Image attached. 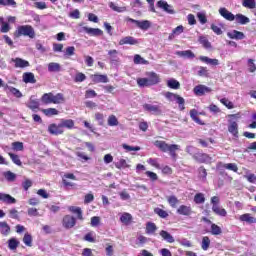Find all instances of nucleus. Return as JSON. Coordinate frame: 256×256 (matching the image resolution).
<instances>
[{
  "label": "nucleus",
  "mask_w": 256,
  "mask_h": 256,
  "mask_svg": "<svg viewBox=\"0 0 256 256\" xmlns=\"http://www.w3.org/2000/svg\"><path fill=\"white\" fill-rule=\"evenodd\" d=\"M155 147H157L158 149H160V151H162V153H169L170 157H172V159H177V151H179V149H181V146L177 145V144H168L165 141H161V140H156L154 142Z\"/></svg>",
  "instance_id": "1"
},
{
  "label": "nucleus",
  "mask_w": 256,
  "mask_h": 256,
  "mask_svg": "<svg viewBox=\"0 0 256 256\" xmlns=\"http://www.w3.org/2000/svg\"><path fill=\"white\" fill-rule=\"evenodd\" d=\"M146 78H138L137 85L139 87H151L153 85H158L161 83V76L155 72H147Z\"/></svg>",
  "instance_id": "2"
},
{
  "label": "nucleus",
  "mask_w": 256,
  "mask_h": 256,
  "mask_svg": "<svg viewBox=\"0 0 256 256\" xmlns=\"http://www.w3.org/2000/svg\"><path fill=\"white\" fill-rule=\"evenodd\" d=\"M41 102L44 105H51V103L59 105L61 103H65V96L63 95V93H57L56 95L51 92L45 93L41 97Z\"/></svg>",
  "instance_id": "3"
},
{
  "label": "nucleus",
  "mask_w": 256,
  "mask_h": 256,
  "mask_svg": "<svg viewBox=\"0 0 256 256\" xmlns=\"http://www.w3.org/2000/svg\"><path fill=\"white\" fill-rule=\"evenodd\" d=\"M14 35L15 37H29L30 39H35V28L31 25L18 26Z\"/></svg>",
  "instance_id": "4"
},
{
  "label": "nucleus",
  "mask_w": 256,
  "mask_h": 256,
  "mask_svg": "<svg viewBox=\"0 0 256 256\" xmlns=\"http://www.w3.org/2000/svg\"><path fill=\"white\" fill-rule=\"evenodd\" d=\"M165 97L169 99V101H176L180 111H185V98L171 92H167Z\"/></svg>",
  "instance_id": "5"
},
{
  "label": "nucleus",
  "mask_w": 256,
  "mask_h": 256,
  "mask_svg": "<svg viewBox=\"0 0 256 256\" xmlns=\"http://www.w3.org/2000/svg\"><path fill=\"white\" fill-rule=\"evenodd\" d=\"M156 7H158V9H162V11L168 13V15H175V9H173V6L169 5L165 0H159L156 3Z\"/></svg>",
  "instance_id": "6"
},
{
  "label": "nucleus",
  "mask_w": 256,
  "mask_h": 256,
  "mask_svg": "<svg viewBox=\"0 0 256 256\" xmlns=\"http://www.w3.org/2000/svg\"><path fill=\"white\" fill-rule=\"evenodd\" d=\"M126 21H129L130 23H135V25L139 27V29H142V31H147V29L151 27V22L149 20L139 21L133 18H126Z\"/></svg>",
  "instance_id": "7"
},
{
  "label": "nucleus",
  "mask_w": 256,
  "mask_h": 256,
  "mask_svg": "<svg viewBox=\"0 0 256 256\" xmlns=\"http://www.w3.org/2000/svg\"><path fill=\"white\" fill-rule=\"evenodd\" d=\"M211 88L207 87L203 84L197 85L193 89V93L196 94L197 97H203L206 93H211Z\"/></svg>",
  "instance_id": "8"
},
{
  "label": "nucleus",
  "mask_w": 256,
  "mask_h": 256,
  "mask_svg": "<svg viewBox=\"0 0 256 256\" xmlns=\"http://www.w3.org/2000/svg\"><path fill=\"white\" fill-rule=\"evenodd\" d=\"M76 223L77 221L75 220V217L71 215H66L63 218V227H65V229H73Z\"/></svg>",
  "instance_id": "9"
},
{
  "label": "nucleus",
  "mask_w": 256,
  "mask_h": 256,
  "mask_svg": "<svg viewBox=\"0 0 256 256\" xmlns=\"http://www.w3.org/2000/svg\"><path fill=\"white\" fill-rule=\"evenodd\" d=\"M228 132L233 135V137H239V124L236 121L229 120Z\"/></svg>",
  "instance_id": "10"
},
{
  "label": "nucleus",
  "mask_w": 256,
  "mask_h": 256,
  "mask_svg": "<svg viewBox=\"0 0 256 256\" xmlns=\"http://www.w3.org/2000/svg\"><path fill=\"white\" fill-rule=\"evenodd\" d=\"M48 132L51 135H63L64 130L61 126V123H59L58 125L57 124H50L49 127H48Z\"/></svg>",
  "instance_id": "11"
},
{
  "label": "nucleus",
  "mask_w": 256,
  "mask_h": 256,
  "mask_svg": "<svg viewBox=\"0 0 256 256\" xmlns=\"http://www.w3.org/2000/svg\"><path fill=\"white\" fill-rule=\"evenodd\" d=\"M193 159L198 163H211V157L205 153H196L193 155Z\"/></svg>",
  "instance_id": "12"
},
{
  "label": "nucleus",
  "mask_w": 256,
  "mask_h": 256,
  "mask_svg": "<svg viewBox=\"0 0 256 256\" xmlns=\"http://www.w3.org/2000/svg\"><path fill=\"white\" fill-rule=\"evenodd\" d=\"M83 31L92 37H101L103 35V30L99 28H89L87 26L82 27Z\"/></svg>",
  "instance_id": "13"
},
{
  "label": "nucleus",
  "mask_w": 256,
  "mask_h": 256,
  "mask_svg": "<svg viewBox=\"0 0 256 256\" xmlns=\"http://www.w3.org/2000/svg\"><path fill=\"white\" fill-rule=\"evenodd\" d=\"M12 63H15L14 67L16 69H25V67H29V61L23 60L22 58H12L11 59Z\"/></svg>",
  "instance_id": "14"
},
{
  "label": "nucleus",
  "mask_w": 256,
  "mask_h": 256,
  "mask_svg": "<svg viewBox=\"0 0 256 256\" xmlns=\"http://www.w3.org/2000/svg\"><path fill=\"white\" fill-rule=\"evenodd\" d=\"M143 109L148 113H156L157 115L161 113V105L143 104Z\"/></svg>",
  "instance_id": "15"
},
{
  "label": "nucleus",
  "mask_w": 256,
  "mask_h": 256,
  "mask_svg": "<svg viewBox=\"0 0 256 256\" xmlns=\"http://www.w3.org/2000/svg\"><path fill=\"white\" fill-rule=\"evenodd\" d=\"M0 201H2L3 203H6L7 205H15V203H17V199L5 193H0Z\"/></svg>",
  "instance_id": "16"
},
{
  "label": "nucleus",
  "mask_w": 256,
  "mask_h": 256,
  "mask_svg": "<svg viewBox=\"0 0 256 256\" xmlns=\"http://www.w3.org/2000/svg\"><path fill=\"white\" fill-rule=\"evenodd\" d=\"M219 14L221 15V17L226 19V21H235V15L227 10V8H220Z\"/></svg>",
  "instance_id": "17"
},
{
  "label": "nucleus",
  "mask_w": 256,
  "mask_h": 256,
  "mask_svg": "<svg viewBox=\"0 0 256 256\" xmlns=\"http://www.w3.org/2000/svg\"><path fill=\"white\" fill-rule=\"evenodd\" d=\"M119 45H139V40L133 36H126L119 41Z\"/></svg>",
  "instance_id": "18"
},
{
  "label": "nucleus",
  "mask_w": 256,
  "mask_h": 256,
  "mask_svg": "<svg viewBox=\"0 0 256 256\" xmlns=\"http://www.w3.org/2000/svg\"><path fill=\"white\" fill-rule=\"evenodd\" d=\"M67 179H71L72 181H75L77 179V177L74 176L73 173H67L64 174L62 177V183L63 185H65V187H73V182H69Z\"/></svg>",
  "instance_id": "19"
},
{
  "label": "nucleus",
  "mask_w": 256,
  "mask_h": 256,
  "mask_svg": "<svg viewBox=\"0 0 256 256\" xmlns=\"http://www.w3.org/2000/svg\"><path fill=\"white\" fill-rule=\"evenodd\" d=\"M178 215H184L186 217H189L193 213V210L191 209V206L187 205H180L177 209Z\"/></svg>",
  "instance_id": "20"
},
{
  "label": "nucleus",
  "mask_w": 256,
  "mask_h": 256,
  "mask_svg": "<svg viewBox=\"0 0 256 256\" xmlns=\"http://www.w3.org/2000/svg\"><path fill=\"white\" fill-rule=\"evenodd\" d=\"M93 83H109V78L107 75L94 74L91 76Z\"/></svg>",
  "instance_id": "21"
},
{
  "label": "nucleus",
  "mask_w": 256,
  "mask_h": 256,
  "mask_svg": "<svg viewBox=\"0 0 256 256\" xmlns=\"http://www.w3.org/2000/svg\"><path fill=\"white\" fill-rule=\"evenodd\" d=\"M175 55L182 57L183 59H195V53L191 50L176 51Z\"/></svg>",
  "instance_id": "22"
},
{
  "label": "nucleus",
  "mask_w": 256,
  "mask_h": 256,
  "mask_svg": "<svg viewBox=\"0 0 256 256\" xmlns=\"http://www.w3.org/2000/svg\"><path fill=\"white\" fill-rule=\"evenodd\" d=\"M234 17L236 23H239V25H247L248 23H251V19L243 14H236Z\"/></svg>",
  "instance_id": "23"
},
{
  "label": "nucleus",
  "mask_w": 256,
  "mask_h": 256,
  "mask_svg": "<svg viewBox=\"0 0 256 256\" xmlns=\"http://www.w3.org/2000/svg\"><path fill=\"white\" fill-rule=\"evenodd\" d=\"M108 55H109L110 63H112V65H117V63H119V56H118L119 51L109 50Z\"/></svg>",
  "instance_id": "24"
},
{
  "label": "nucleus",
  "mask_w": 256,
  "mask_h": 256,
  "mask_svg": "<svg viewBox=\"0 0 256 256\" xmlns=\"http://www.w3.org/2000/svg\"><path fill=\"white\" fill-rule=\"evenodd\" d=\"M39 100L35 99V96H31L26 106L28 109H31L32 111H35L39 109Z\"/></svg>",
  "instance_id": "25"
},
{
  "label": "nucleus",
  "mask_w": 256,
  "mask_h": 256,
  "mask_svg": "<svg viewBox=\"0 0 256 256\" xmlns=\"http://www.w3.org/2000/svg\"><path fill=\"white\" fill-rule=\"evenodd\" d=\"M4 91H9L17 99H21V97H23V93H21V91H19V89L15 88L13 86H4Z\"/></svg>",
  "instance_id": "26"
},
{
  "label": "nucleus",
  "mask_w": 256,
  "mask_h": 256,
  "mask_svg": "<svg viewBox=\"0 0 256 256\" xmlns=\"http://www.w3.org/2000/svg\"><path fill=\"white\" fill-rule=\"evenodd\" d=\"M227 35L230 39H236V40L245 39V34L243 32L237 31V30L228 32Z\"/></svg>",
  "instance_id": "27"
},
{
  "label": "nucleus",
  "mask_w": 256,
  "mask_h": 256,
  "mask_svg": "<svg viewBox=\"0 0 256 256\" xmlns=\"http://www.w3.org/2000/svg\"><path fill=\"white\" fill-rule=\"evenodd\" d=\"M159 235L167 243H175V238L169 232L162 230L160 231Z\"/></svg>",
  "instance_id": "28"
},
{
  "label": "nucleus",
  "mask_w": 256,
  "mask_h": 256,
  "mask_svg": "<svg viewBox=\"0 0 256 256\" xmlns=\"http://www.w3.org/2000/svg\"><path fill=\"white\" fill-rule=\"evenodd\" d=\"M212 211L215 215H219V217H227V210L219 207V205L212 206Z\"/></svg>",
  "instance_id": "29"
},
{
  "label": "nucleus",
  "mask_w": 256,
  "mask_h": 256,
  "mask_svg": "<svg viewBox=\"0 0 256 256\" xmlns=\"http://www.w3.org/2000/svg\"><path fill=\"white\" fill-rule=\"evenodd\" d=\"M23 81L24 83H37V80L35 79V74L31 72H26L23 74Z\"/></svg>",
  "instance_id": "30"
},
{
  "label": "nucleus",
  "mask_w": 256,
  "mask_h": 256,
  "mask_svg": "<svg viewBox=\"0 0 256 256\" xmlns=\"http://www.w3.org/2000/svg\"><path fill=\"white\" fill-rule=\"evenodd\" d=\"M199 60L202 61L203 63H207V65H214V66L219 65L218 59H211L207 56H200Z\"/></svg>",
  "instance_id": "31"
},
{
  "label": "nucleus",
  "mask_w": 256,
  "mask_h": 256,
  "mask_svg": "<svg viewBox=\"0 0 256 256\" xmlns=\"http://www.w3.org/2000/svg\"><path fill=\"white\" fill-rule=\"evenodd\" d=\"M60 125L62 127V129L65 127L66 129H73L75 127V121L71 120V119H62L60 121Z\"/></svg>",
  "instance_id": "32"
},
{
  "label": "nucleus",
  "mask_w": 256,
  "mask_h": 256,
  "mask_svg": "<svg viewBox=\"0 0 256 256\" xmlns=\"http://www.w3.org/2000/svg\"><path fill=\"white\" fill-rule=\"evenodd\" d=\"M0 233L7 236L9 233H11V227L7 222H0Z\"/></svg>",
  "instance_id": "33"
},
{
  "label": "nucleus",
  "mask_w": 256,
  "mask_h": 256,
  "mask_svg": "<svg viewBox=\"0 0 256 256\" xmlns=\"http://www.w3.org/2000/svg\"><path fill=\"white\" fill-rule=\"evenodd\" d=\"M48 71L50 73H57V72L61 71V65L56 62H51L48 64Z\"/></svg>",
  "instance_id": "34"
},
{
  "label": "nucleus",
  "mask_w": 256,
  "mask_h": 256,
  "mask_svg": "<svg viewBox=\"0 0 256 256\" xmlns=\"http://www.w3.org/2000/svg\"><path fill=\"white\" fill-rule=\"evenodd\" d=\"M240 221H244L245 223H256V218L252 217L251 214L246 213L240 216Z\"/></svg>",
  "instance_id": "35"
},
{
  "label": "nucleus",
  "mask_w": 256,
  "mask_h": 256,
  "mask_svg": "<svg viewBox=\"0 0 256 256\" xmlns=\"http://www.w3.org/2000/svg\"><path fill=\"white\" fill-rule=\"evenodd\" d=\"M22 241L26 247H33V236L31 234L25 233Z\"/></svg>",
  "instance_id": "36"
},
{
  "label": "nucleus",
  "mask_w": 256,
  "mask_h": 256,
  "mask_svg": "<svg viewBox=\"0 0 256 256\" xmlns=\"http://www.w3.org/2000/svg\"><path fill=\"white\" fill-rule=\"evenodd\" d=\"M133 219V216H131V214L129 213H123L120 217V221L121 223H123L124 225H129V223H131Z\"/></svg>",
  "instance_id": "37"
},
{
  "label": "nucleus",
  "mask_w": 256,
  "mask_h": 256,
  "mask_svg": "<svg viewBox=\"0 0 256 256\" xmlns=\"http://www.w3.org/2000/svg\"><path fill=\"white\" fill-rule=\"evenodd\" d=\"M19 240L17 238H10L8 240V247L11 251H15L19 247Z\"/></svg>",
  "instance_id": "38"
},
{
  "label": "nucleus",
  "mask_w": 256,
  "mask_h": 256,
  "mask_svg": "<svg viewBox=\"0 0 256 256\" xmlns=\"http://www.w3.org/2000/svg\"><path fill=\"white\" fill-rule=\"evenodd\" d=\"M134 63L135 65H149V61L145 60L141 55H134Z\"/></svg>",
  "instance_id": "39"
},
{
  "label": "nucleus",
  "mask_w": 256,
  "mask_h": 256,
  "mask_svg": "<svg viewBox=\"0 0 256 256\" xmlns=\"http://www.w3.org/2000/svg\"><path fill=\"white\" fill-rule=\"evenodd\" d=\"M155 231H157V225H155V223H153V222H148L146 224V233L148 235H153V233H155Z\"/></svg>",
  "instance_id": "40"
},
{
  "label": "nucleus",
  "mask_w": 256,
  "mask_h": 256,
  "mask_svg": "<svg viewBox=\"0 0 256 256\" xmlns=\"http://www.w3.org/2000/svg\"><path fill=\"white\" fill-rule=\"evenodd\" d=\"M42 113H44L46 117H53V115H59V110L55 108H47V109H43Z\"/></svg>",
  "instance_id": "41"
},
{
  "label": "nucleus",
  "mask_w": 256,
  "mask_h": 256,
  "mask_svg": "<svg viewBox=\"0 0 256 256\" xmlns=\"http://www.w3.org/2000/svg\"><path fill=\"white\" fill-rule=\"evenodd\" d=\"M109 7H110V9H112V11H116V13H125V11H127V7H125V6L119 7V6L115 5V3H113V2L109 3Z\"/></svg>",
  "instance_id": "42"
},
{
  "label": "nucleus",
  "mask_w": 256,
  "mask_h": 256,
  "mask_svg": "<svg viewBox=\"0 0 256 256\" xmlns=\"http://www.w3.org/2000/svg\"><path fill=\"white\" fill-rule=\"evenodd\" d=\"M167 86L170 89H179L181 87V83H179V81H177L175 79H170L167 81Z\"/></svg>",
  "instance_id": "43"
},
{
  "label": "nucleus",
  "mask_w": 256,
  "mask_h": 256,
  "mask_svg": "<svg viewBox=\"0 0 256 256\" xmlns=\"http://www.w3.org/2000/svg\"><path fill=\"white\" fill-rule=\"evenodd\" d=\"M199 115V112L195 109L190 110V117L195 121V123H198V125H203V122H201V119L197 117Z\"/></svg>",
  "instance_id": "44"
},
{
  "label": "nucleus",
  "mask_w": 256,
  "mask_h": 256,
  "mask_svg": "<svg viewBox=\"0 0 256 256\" xmlns=\"http://www.w3.org/2000/svg\"><path fill=\"white\" fill-rule=\"evenodd\" d=\"M242 5H243L246 9H255V7H256V2H255V0H242Z\"/></svg>",
  "instance_id": "45"
},
{
  "label": "nucleus",
  "mask_w": 256,
  "mask_h": 256,
  "mask_svg": "<svg viewBox=\"0 0 256 256\" xmlns=\"http://www.w3.org/2000/svg\"><path fill=\"white\" fill-rule=\"evenodd\" d=\"M194 202H195L197 205H201V204L205 203V194H203V193H197V194L194 196Z\"/></svg>",
  "instance_id": "46"
},
{
  "label": "nucleus",
  "mask_w": 256,
  "mask_h": 256,
  "mask_svg": "<svg viewBox=\"0 0 256 256\" xmlns=\"http://www.w3.org/2000/svg\"><path fill=\"white\" fill-rule=\"evenodd\" d=\"M108 125L109 127H117V125H119V120H117L116 115H110L108 117Z\"/></svg>",
  "instance_id": "47"
},
{
  "label": "nucleus",
  "mask_w": 256,
  "mask_h": 256,
  "mask_svg": "<svg viewBox=\"0 0 256 256\" xmlns=\"http://www.w3.org/2000/svg\"><path fill=\"white\" fill-rule=\"evenodd\" d=\"M210 245H211V239H209L208 236H204L202 238V244H201L203 251H207V249H209Z\"/></svg>",
  "instance_id": "48"
},
{
  "label": "nucleus",
  "mask_w": 256,
  "mask_h": 256,
  "mask_svg": "<svg viewBox=\"0 0 256 256\" xmlns=\"http://www.w3.org/2000/svg\"><path fill=\"white\" fill-rule=\"evenodd\" d=\"M69 211H71L72 213H75L77 215L78 219H80V220L83 219V212L81 211V208L75 207V206H71L69 208Z\"/></svg>",
  "instance_id": "49"
},
{
  "label": "nucleus",
  "mask_w": 256,
  "mask_h": 256,
  "mask_svg": "<svg viewBox=\"0 0 256 256\" xmlns=\"http://www.w3.org/2000/svg\"><path fill=\"white\" fill-rule=\"evenodd\" d=\"M199 43H201L205 49H211V42H209L205 36L199 37Z\"/></svg>",
  "instance_id": "50"
},
{
  "label": "nucleus",
  "mask_w": 256,
  "mask_h": 256,
  "mask_svg": "<svg viewBox=\"0 0 256 256\" xmlns=\"http://www.w3.org/2000/svg\"><path fill=\"white\" fill-rule=\"evenodd\" d=\"M4 177L6 180L13 182L15 179H17V174L11 172V171H6L4 172Z\"/></svg>",
  "instance_id": "51"
},
{
  "label": "nucleus",
  "mask_w": 256,
  "mask_h": 256,
  "mask_svg": "<svg viewBox=\"0 0 256 256\" xmlns=\"http://www.w3.org/2000/svg\"><path fill=\"white\" fill-rule=\"evenodd\" d=\"M8 155L13 161V163H15V165H18V167H21V165H23V163L21 162V159H19V155H16L13 153H9Z\"/></svg>",
  "instance_id": "52"
},
{
  "label": "nucleus",
  "mask_w": 256,
  "mask_h": 256,
  "mask_svg": "<svg viewBox=\"0 0 256 256\" xmlns=\"http://www.w3.org/2000/svg\"><path fill=\"white\" fill-rule=\"evenodd\" d=\"M154 211H155V214L161 217L162 219H167V217H169V213H167V211L161 208H156Z\"/></svg>",
  "instance_id": "53"
},
{
  "label": "nucleus",
  "mask_w": 256,
  "mask_h": 256,
  "mask_svg": "<svg viewBox=\"0 0 256 256\" xmlns=\"http://www.w3.org/2000/svg\"><path fill=\"white\" fill-rule=\"evenodd\" d=\"M87 76L83 72H78L74 78L75 83H83Z\"/></svg>",
  "instance_id": "54"
},
{
  "label": "nucleus",
  "mask_w": 256,
  "mask_h": 256,
  "mask_svg": "<svg viewBox=\"0 0 256 256\" xmlns=\"http://www.w3.org/2000/svg\"><path fill=\"white\" fill-rule=\"evenodd\" d=\"M115 167L117 169H127V167H129V165L127 164V160L125 159H120L119 162H117L115 164Z\"/></svg>",
  "instance_id": "55"
},
{
  "label": "nucleus",
  "mask_w": 256,
  "mask_h": 256,
  "mask_svg": "<svg viewBox=\"0 0 256 256\" xmlns=\"http://www.w3.org/2000/svg\"><path fill=\"white\" fill-rule=\"evenodd\" d=\"M223 167L224 169H228L229 171H234V173H237V171H239V168L235 163L224 164Z\"/></svg>",
  "instance_id": "56"
},
{
  "label": "nucleus",
  "mask_w": 256,
  "mask_h": 256,
  "mask_svg": "<svg viewBox=\"0 0 256 256\" xmlns=\"http://www.w3.org/2000/svg\"><path fill=\"white\" fill-rule=\"evenodd\" d=\"M220 103L227 107V109H234L235 106L233 105V102L229 101L227 98L220 99Z\"/></svg>",
  "instance_id": "57"
},
{
  "label": "nucleus",
  "mask_w": 256,
  "mask_h": 256,
  "mask_svg": "<svg viewBox=\"0 0 256 256\" xmlns=\"http://www.w3.org/2000/svg\"><path fill=\"white\" fill-rule=\"evenodd\" d=\"M248 71L250 73H255L256 71V64L254 59H248Z\"/></svg>",
  "instance_id": "58"
},
{
  "label": "nucleus",
  "mask_w": 256,
  "mask_h": 256,
  "mask_svg": "<svg viewBox=\"0 0 256 256\" xmlns=\"http://www.w3.org/2000/svg\"><path fill=\"white\" fill-rule=\"evenodd\" d=\"M221 227H219L217 224L211 225V234L212 235H221Z\"/></svg>",
  "instance_id": "59"
},
{
  "label": "nucleus",
  "mask_w": 256,
  "mask_h": 256,
  "mask_svg": "<svg viewBox=\"0 0 256 256\" xmlns=\"http://www.w3.org/2000/svg\"><path fill=\"white\" fill-rule=\"evenodd\" d=\"M168 203L171 205V207L175 208L177 207V203H179V199H177L175 196H169Z\"/></svg>",
  "instance_id": "60"
},
{
  "label": "nucleus",
  "mask_w": 256,
  "mask_h": 256,
  "mask_svg": "<svg viewBox=\"0 0 256 256\" xmlns=\"http://www.w3.org/2000/svg\"><path fill=\"white\" fill-rule=\"evenodd\" d=\"M2 5L4 7H17V2L15 0H3Z\"/></svg>",
  "instance_id": "61"
},
{
  "label": "nucleus",
  "mask_w": 256,
  "mask_h": 256,
  "mask_svg": "<svg viewBox=\"0 0 256 256\" xmlns=\"http://www.w3.org/2000/svg\"><path fill=\"white\" fill-rule=\"evenodd\" d=\"M12 149L14 151H23V143L22 142H14V143H12Z\"/></svg>",
  "instance_id": "62"
},
{
  "label": "nucleus",
  "mask_w": 256,
  "mask_h": 256,
  "mask_svg": "<svg viewBox=\"0 0 256 256\" xmlns=\"http://www.w3.org/2000/svg\"><path fill=\"white\" fill-rule=\"evenodd\" d=\"M65 55L67 57H73V55H75V46H69L66 48V52Z\"/></svg>",
  "instance_id": "63"
},
{
  "label": "nucleus",
  "mask_w": 256,
  "mask_h": 256,
  "mask_svg": "<svg viewBox=\"0 0 256 256\" xmlns=\"http://www.w3.org/2000/svg\"><path fill=\"white\" fill-rule=\"evenodd\" d=\"M76 155L81 159V161H89V159H91L87 154H85V152H76Z\"/></svg>",
  "instance_id": "64"
}]
</instances>
